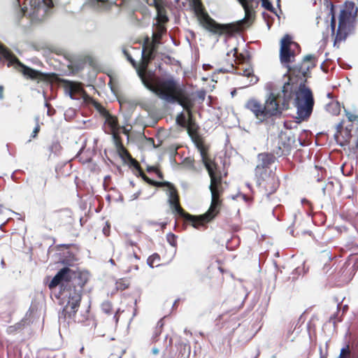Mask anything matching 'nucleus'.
Segmentation results:
<instances>
[{"label":"nucleus","mask_w":358,"mask_h":358,"mask_svg":"<svg viewBox=\"0 0 358 358\" xmlns=\"http://www.w3.org/2000/svg\"><path fill=\"white\" fill-rule=\"evenodd\" d=\"M157 49V47L151 43H149L147 46H143L141 66L136 70L138 76L145 88L168 103H178L187 112L190 117L193 101L190 94L182 85H180L173 77H170L159 81L154 86L145 76V71L150 61L155 57V52Z\"/></svg>","instance_id":"1"},{"label":"nucleus","mask_w":358,"mask_h":358,"mask_svg":"<svg viewBox=\"0 0 358 358\" xmlns=\"http://www.w3.org/2000/svg\"><path fill=\"white\" fill-rule=\"evenodd\" d=\"M243 6L245 11V16L243 19L236 22L228 24H219L209 15L204 13L201 8L196 7L198 20L200 24L212 34L221 36L224 34H231L238 32L245 27H248L254 18L255 11L250 5L253 0H237Z\"/></svg>","instance_id":"2"},{"label":"nucleus","mask_w":358,"mask_h":358,"mask_svg":"<svg viewBox=\"0 0 358 358\" xmlns=\"http://www.w3.org/2000/svg\"><path fill=\"white\" fill-rule=\"evenodd\" d=\"M197 149L201 157L202 162L208 171V175L210 178V184L209 185V189L211 194L210 206L206 213L200 215V219L201 220L206 221L207 222L211 220L216 215V208L219 206L218 186L221 183V177L216 175L215 172V164L211 159L207 157V153L205 148L200 145H197Z\"/></svg>","instance_id":"3"},{"label":"nucleus","mask_w":358,"mask_h":358,"mask_svg":"<svg viewBox=\"0 0 358 358\" xmlns=\"http://www.w3.org/2000/svg\"><path fill=\"white\" fill-rule=\"evenodd\" d=\"M293 104L296 108V122L297 123L307 119L312 113L314 105L313 94L304 84L299 85Z\"/></svg>","instance_id":"4"},{"label":"nucleus","mask_w":358,"mask_h":358,"mask_svg":"<svg viewBox=\"0 0 358 358\" xmlns=\"http://www.w3.org/2000/svg\"><path fill=\"white\" fill-rule=\"evenodd\" d=\"M157 186H167L169 187V190L168 192V203L173 213H178L181 217H183L186 220H188L192 223V226L194 228H196L199 224H201L203 222H206V221L201 220L199 216H194L186 213L183 209L179 205V199L177 194L176 190L173 188L172 184L169 182H157Z\"/></svg>","instance_id":"5"},{"label":"nucleus","mask_w":358,"mask_h":358,"mask_svg":"<svg viewBox=\"0 0 358 358\" xmlns=\"http://www.w3.org/2000/svg\"><path fill=\"white\" fill-rule=\"evenodd\" d=\"M1 57L9 61L8 65L13 64L15 68L20 67V71L27 78L39 80L45 78V73L22 64L7 48L0 43V59Z\"/></svg>","instance_id":"6"},{"label":"nucleus","mask_w":358,"mask_h":358,"mask_svg":"<svg viewBox=\"0 0 358 358\" xmlns=\"http://www.w3.org/2000/svg\"><path fill=\"white\" fill-rule=\"evenodd\" d=\"M276 99V96L273 93H270L266 98L264 105H263L266 115V119L273 116H280L282 110L287 109L288 108L286 106L285 103H283L282 106L280 107L278 105Z\"/></svg>","instance_id":"7"},{"label":"nucleus","mask_w":358,"mask_h":358,"mask_svg":"<svg viewBox=\"0 0 358 358\" xmlns=\"http://www.w3.org/2000/svg\"><path fill=\"white\" fill-rule=\"evenodd\" d=\"M29 3L34 9L33 13L38 17L47 15L52 6V0H29Z\"/></svg>","instance_id":"8"},{"label":"nucleus","mask_w":358,"mask_h":358,"mask_svg":"<svg viewBox=\"0 0 358 358\" xmlns=\"http://www.w3.org/2000/svg\"><path fill=\"white\" fill-rule=\"evenodd\" d=\"M245 107L254 114L259 122H262L266 120L264 106L257 100L255 99H248L245 104Z\"/></svg>","instance_id":"9"},{"label":"nucleus","mask_w":358,"mask_h":358,"mask_svg":"<svg viewBox=\"0 0 358 358\" xmlns=\"http://www.w3.org/2000/svg\"><path fill=\"white\" fill-rule=\"evenodd\" d=\"M69 299L64 308V311L68 317H72L76 315L80 306L81 294L80 292H75L72 296L71 294H70Z\"/></svg>","instance_id":"10"},{"label":"nucleus","mask_w":358,"mask_h":358,"mask_svg":"<svg viewBox=\"0 0 358 358\" xmlns=\"http://www.w3.org/2000/svg\"><path fill=\"white\" fill-rule=\"evenodd\" d=\"M290 41L291 38L288 35L284 36L280 41V60L281 63H289L291 61V57L294 56V53L290 51Z\"/></svg>","instance_id":"11"},{"label":"nucleus","mask_w":358,"mask_h":358,"mask_svg":"<svg viewBox=\"0 0 358 358\" xmlns=\"http://www.w3.org/2000/svg\"><path fill=\"white\" fill-rule=\"evenodd\" d=\"M279 148L285 150H290L293 147H296L294 136L291 131H281L278 136Z\"/></svg>","instance_id":"12"},{"label":"nucleus","mask_w":358,"mask_h":358,"mask_svg":"<svg viewBox=\"0 0 358 358\" xmlns=\"http://www.w3.org/2000/svg\"><path fill=\"white\" fill-rule=\"evenodd\" d=\"M71 269L68 267H64L60 269L50 282L48 286L50 289L57 287L63 280L69 281L70 280L69 273Z\"/></svg>","instance_id":"13"},{"label":"nucleus","mask_w":358,"mask_h":358,"mask_svg":"<svg viewBox=\"0 0 358 358\" xmlns=\"http://www.w3.org/2000/svg\"><path fill=\"white\" fill-rule=\"evenodd\" d=\"M351 15H352L344 8L341 10L338 16V25L336 40L341 41L345 38V36H342V28L345 25L346 21L350 18Z\"/></svg>","instance_id":"14"},{"label":"nucleus","mask_w":358,"mask_h":358,"mask_svg":"<svg viewBox=\"0 0 358 358\" xmlns=\"http://www.w3.org/2000/svg\"><path fill=\"white\" fill-rule=\"evenodd\" d=\"M65 92L68 94L71 99H78V98L75 97L76 93H82V89L78 84L68 81L67 85L65 87Z\"/></svg>","instance_id":"15"},{"label":"nucleus","mask_w":358,"mask_h":358,"mask_svg":"<svg viewBox=\"0 0 358 358\" xmlns=\"http://www.w3.org/2000/svg\"><path fill=\"white\" fill-rule=\"evenodd\" d=\"M187 134L191 138L192 141L195 143L196 147L197 148V145H200L203 148L201 142L199 141V136L196 134V131L192 124L191 120H189L188 125L187 127Z\"/></svg>","instance_id":"16"},{"label":"nucleus","mask_w":358,"mask_h":358,"mask_svg":"<svg viewBox=\"0 0 358 358\" xmlns=\"http://www.w3.org/2000/svg\"><path fill=\"white\" fill-rule=\"evenodd\" d=\"M98 109L101 112L103 113V114L104 115H106V120H107V122L108 123V124L113 128V129H115L117 127V120L111 116L103 108H102L101 106H99V108H98Z\"/></svg>","instance_id":"17"},{"label":"nucleus","mask_w":358,"mask_h":358,"mask_svg":"<svg viewBox=\"0 0 358 358\" xmlns=\"http://www.w3.org/2000/svg\"><path fill=\"white\" fill-rule=\"evenodd\" d=\"M327 110L334 115H337L341 112V106L338 101H332L327 106Z\"/></svg>","instance_id":"18"},{"label":"nucleus","mask_w":358,"mask_h":358,"mask_svg":"<svg viewBox=\"0 0 358 358\" xmlns=\"http://www.w3.org/2000/svg\"><path fill=\"white\" fill-rule=\"evenodd\" d=\"M157 10V19L159 22H166L168 21V17L166 15L165 10L164 7L162 6V3L156 8Z\"/></svg>","instance_id":"19"},{"label":"nucleus","mask_w":358,"mask_h":358,"mask_svg":"<svg viewBox=\"0 0 358 358\" xmlns=\"http://www.w3.org/2000/svg\"><path fill=\"white\" fill-rule=\"evenodd\" d=\"M252 72V69L250 68L245 69L243 71L242 75L243 76L247 77L248 78H250V80L248 81V85L256 83L258 80L257 77L254 76Z\"/></svg>","instance_id":"20"},{"label":"nucleus","mask_w":358,"mask_h":358,"mask_svg":"<svg viewBox=\"0 0 358 358\" xmlns=\"http://www.w3.org/2000/svg\"><path fill=\"white\" fill-rule=\"evenodd\" d=\"M287 67H288L289 71L293 69L294 71L298 72L299 73H301L303 75V76H304V77L306 76V75L310 68L309 66H308L306 67H303L302 63L298 64L294 66L293 67H289L288 66H287Z\"/></svg>","instance_id":"21"},{"label":"nucleus","mask_w":358,"mask_h":358,"mask_svg":"<svg viewBox=\"0 0 358 358\" xmlns=\"http://www.w3.org/2000/svg\"><path fill=\"white\" fill-rule=\"evenodd\" d=\"M176 122L178 124L182 126V127H185V124H186V120H185V115H184V113L182 111L180 112L176 117Z\"/></svg>","instance_id":"22"},{"label":"nucleus","mask_w":358,"mask_h":358,"mask_svg":"<svg viewBox=\"0 0 358 358\" xmlns=\"http://www.w3.org/2000/svg\"><path fill=\"white\" fill-rule=\"evenodd\" d=\"M354 8H355V3L352 1H345L343 5V8L345 10H347L348 12H349V13H350L351 15L352 13Z\"/></svg>","instance_id":"23"},{"label":"nucleus","mask_w":358,"mask_h":358,"mask_svg":"<svg viewBox=\"0 0 358 358\" xmlns=\"http://www.w3.org/2000/svg\"><path fill=\"white\" fill-rule=\"evenodd\" d=\"M101 308L105 313L110 314L112 310V306L109 302L106 301L102 303Z\"/></svg>","instance_id":"24"},{"label":"nucleus","mask_w":358,"mask_h":358,"mask_svg":"<svg viewBox=\"0 0 358 358\" xmlns=\"http://www.w3.org/2000/svg\"><path fill=\"white\" fill-rule=\"evenodd\" d=\"M34 120H35L36 124V127H34V129L32 131V134H31V137H33V138H35L37 136L38 132L40 131V125L38 124L39 117L36 116L34 117Z\"/></svg>","instance_id":"25"},{"label":"nucleus","mask_w":358,"mask_h":358,"mask_svg":"<svg viewBox=\"0 0 358 358\" xmlns=\"http://www.w3.org/2000/svg\"><path fill=\"white\" fill-rule=\"evenodd\" d=\"M157 260L159 262V257L157 254H155L150 257H148V260H147V264L150 267V268H153V263L155 260Z\"/></svg>","instance_id":"26"},{"label":"nucleus","mask_w":358,"mask_h":358,"mask_svg":"<svg viewBox=\"0 0 358 358\" xmlns=\"http://www.w3.org/2000/svg\"><path fill=\"white\" fill-rule=\"evenodd\" d=\"M262 6L267 9L268 10L274 12V8L272 3L268 0H262Z\"/></svg>","instance_id":"27"},{"label":"nucleus","mask_w":358,"mask_h":358,"mask_svg":"<svg viewBox=\"0 0 358 358\" xmlns=\"http://www.w3.org/2000/svg\"><path fill=\"white\" fill-rule=\"evenodd\" d=\"M344 113L348 120V121L350 122H354L355 120H358V115H353L352 113H351L350 112H349L348 110L346 109H344Z\"/></svg>","instance_id":"28"},{"label":"nucleus","mask_w":358,"mask_h":358,"mask_svg":"<svg viewBox=\"0 0 358 358\" xmlns=\"http://www.w3.org/2000/svg\"><path fill=\"white\" fill-rule=\"evenodd\" d=\"M333 10H334V5L331 4V10H330V13L331 15V31L334 32V29H335V27H336V20H335V16H334V14L333 13Z\"/></svg>","instance_id":"29"},{"label":"nucleus","mask_w":358,"mask_h":358,"mask_svg":"<svg viewBox=\"0 0 358 358\" xmlns=\"http://www.w3.org/2000/svg\"><path fill=\"white\" fill-rule=\"evenodd\" d=\"M167 241L169 243V244L173 246V247H176V237L174 234H169L167 235Z\"/></svg>","instance_id":"30"},{"label":"nucleus","mask_w":358,"mask_h":358,"mask_svg":"<svg viewBox=\"0 0 358 358\" xmlns=\"http://www.w3.org/2000/svg\"><path fill=\"white\" fill-rule=\"evenodd\" d=\"M123 153H124V154L127 157H129V159L131 160V162L132 165H133L136 169H140V166H139V165H138V162H137L135 159H134L133 158H131V157L130 156V155L128 153V152H127L126 150L123 149Z\"/></svg>","instance_id":"31"},{"label":"nucleus","mask_w":358,"mask_h":358,"mask_svg":"<svg viewBox=\"0 0 358 358\" xmlns=\"http://www.w3.org/2000/svg\"><path fill=\"white\" fill-rule=\"evenodd\" d=\"M343 123H344V120H342L336 125V133L334 134L335 138H337L338 134L339 133H341V129L343 128Z\"/></svg>","instance_id":"32"},{"label":"nucleus","mask_w":358,"mask_h":358,"mask_svg":"<svg viewBox=\"0 0 358 358\" xmlns=\"http://www.w3.org/2000/svg\"><path fill=\"white\" fill-rule=\"evenodd\" d=\"M146 2L148 5L155 6V8L162 3L161 0H146Z\"/></svg>","instance_id":"33"},{"label":"nucleus","mask_w":358,"mask_h":358,"mask_svg":"<svg viewBox=\"0 0 358 358\" xmlns=\"http://www.w3.org/2000/svg\"><path fill=\"white\" fill-rule=\"evenodd\" d=\"M164 31V29L161 27H159V31L157 32H153L152 35V38H155L159 39L162 37V32Z\"/></svg>","instance_id":"34"},{"label":"nucleus","mask_w":358,"mask_h":358,"mask_svg":"<svg viewBox=\"0 0 358 358\" xmlns=\"http://www.w3.org/2000/svg\"><path fill=\"white\" fill-rule=\"evenodd\" d=\"M264 170V163L257 164L255 167L256 175L262 174Z\"/></svg>","instance_id":"35"},{"label":"nucleus","mask_w":358,"mask_h":358,"mask_svg":"<svg viewBox=\"0 0 358 358\" xmlns=\"http://www.w3.org/2000/svg\"><path fill=\"white\" fill-rule=\"evenodd\" d=\"M141 176H142L143 179L146 181L149 184H151V185H155L156 186H157V182H154L153 180H152L151 179H150L149 178H148L144 173H143L141 171Z\"/></svg>","instance_id":"36"},{"label":"nucleus","mask_w":358,"mask_h":358,"mask_svg":"<svg viewBox=\"0 0 358 358\" xmlns=\"http://www.w3.org/2000/svg\"><path fill=\"white\" fill-rule=\"evenodd\" d=\"M290 86L289 82L285 83V84L282 86V92L284 94H286L289 92V87Z\"/></svg>","instance_id":"37"},{"label":"nucleus","mask_w":358,"mask_h":358,"mask_svg":"<svg viewBox=\"0 0 358 358\" xmlns=\"http://www.w3.org/2000/svg\"><path fill=\"white\" fill-rule=\"evenodd\" d=\"M315 58V57L313 54H308L303 57V62H308Z\"/></svg>","instance_id":"38"},{"label":"nucleus","mask_w":358,"mask_h":358,"mask_svg":"<svg viewBox=\"0 0 358 358\" xmlns=\"http://www.w3.org/2000/svg\"><path fill=\"white\" fill-rule=\"evenodd\" d=\"M350 352H349V350H348V347H347L346 348H343L341 350V353L338 356V357H341V358H345L343 355L344 354H348Z\"/></svg>","instance_id":"39"},{"label":"nucleus","mask_w":358,"mask_h":358,"mask_svg":"<svg viewBox=\"0 0 358 358\" xmlns=\"http://www.w3.org/2000/svg\"><path fill=\"white\" fill-rule=\"evenodd\" d=\"M124 352V350H122L120 355H117V354H115V353H112L110 355L109 358H122V356Z\"/></svg>","instance_id":"40"},{"label":"nucleus","mask_w":358,"mask_h":358,"mask_svg":"<svg viewBox=\"0 0 358 358\" xmlns=\"http://www.w3.org/2000/svg\"><path fill=\"white\" fill-rule=\"evenodd\" d=\"M126 57H127V60L132 64V66L136 67V62L132 58V57L130 55H128Z\"/></svg>","instance_id":"41"},{"label":"nucleus","mask_w":358,"mask_h":358,"mask_svg":"<svg viewBox=\"0 0 358 358\" xmlns=\"http://www.w3.org/2000/svg\"><path fill=\"white\" fill-rule=\"evenodd\" d=\"M99 2H101L103 3H107L108 6H111L112 4L115 3V1L113 0H98Z\"/></svg>","instance_id":"42"},{"label":"nucleus","mask_w":358,"mask_h":358,"mask_svg":"<svg viewBox=\"0 0 358 358\" xmlns=\"http://www.w3.org/2000/svg\"><path fill=\"white\" fill-rule=\"evenodd\" d=\"M150 43L152 45H155V46L157 47L158 45L159 44V39H157L155 38H152V40L150 41Z\"/></svg>","instance_id":"43"},{"label":"nucleus","mask_w":358,"mask_h":358,"mask_svg":"<svg viewBox=\"0 0 358 358\" xmlns=\"http://www.w3.org/2000/svg\"><path fill=\"white\" fill-rule=\"evenodd\" d=\"M139 194H140V192H136V193H134V194H131V195L130 196V200H131V201H134V200L136 199L138 197Z\"/></svg>","instance_id":"44"},{"label":"nucleus","mask_w":358,"mask_h":358,"mask_svg":"<svg viewBox=\"0 0 358 358\" xmlns=\"http://www.w3.org/2000/svg\"><path fill=\"white\" fill-rule=\"evenodd\" d=\"M150 39L149 37H146L145 39H144V42H143V46H147V45H148L149 43H150Z\"/></svg>","instance_id":"45"},{"label":"nucleus","mask_w":358,"mask_h":358,"mask_svg":"<svg viewBox=\"0 0 358 358\" xmlns=\"http://www.w3.org/2000/svg\"><path fill=\"white\" fill-rule=\"evenodd\" d=\"M3 89L2 86H0V99H2L3 98Z\"/></svg>","instance_id":"46"},{"label":"nucleus","mask_w":358,"mask_h":358,"mask_svg":"<svg viewBox=\"0 0 358 358\" xmlns=\"http://www.w3.org/2000/svg\"><path fill=\"white\" fill-rule=\"evenodd\" d=\"M266 157L265 155L261 154L258 155V158L259 160L264 161Z\"/></svg>","instance_id":"47"},{"label":"nucleus","mask_w":358,"mask_h":358,"mask_svg":"<svg viewBox=\"0 0 358 358\" xmlns=\"http://www.w3.org/2000/svg\"><path fill=\"white\" fill-rule=\"evenodd\" d=\"M6 208H4L2 205H0V214L3 213L4 210H6Z\"/></svg>","instance_id":"48"},{"label":"nucleus","mask_w":358,"mask_h":358,"mask_svg":"<svg viewBox=\"0 0 358 358\" xmlns=\"http://www.w3.org/2000/svg\"><path fill=\"white\" fill-rule=\"evenodd\" d=\"M152 352L154 355H157L159 352V350L157 348H153Z\"/></svg>","instance_id":"49"},{"label":"nucleus","mask_w":358,"mask_h":358,"mask_svg":"<svg viewBox=\"0 0 358 358\" xmlns=\"http://www.w3.org/2000/svg\"><path fill=\"white\" fill-rule=\"evenodd\" d=\"M124 55H125V57H127L128 55H129V53L126 50H122Z\"/></svg>","instance_id":"50"},{"label":"nucleus","mask_w":358,"mask_h":358,"mask_svg":"<svg viewBox=\"0 0 358 358\" xmlns=\"http://www.w3.org/2000/svg\"><path fill=\"white\" fill-rule=\"evenodd\" d=\"M15 327H10L8 328V331H10V332H11L12 331L15 330Z\"/></svg>","instance_id":"51"},{"label":"nucleus","mask_w":358,"mask_h":358,"mask_svg":"<svg viewBox=\"0 0 358 358\" xmlns=\"http://www.w3.org/2000/svg\"><path fill=\"white\" fill-rule=\"evenodd\" d=\"M157 174H158V176H159L160 178H162V177H163V176H162V173H160V172L157 171Z\"/></svg>","instance_id":"52"},{"label":"nucleus","mask_w":358,"mask_h":358,"mask_svg":"<svg viewBox=\"0 0 358 358\" xmlns=\"http://www.w3.org/2000/svg\"><path fill=\"white\" fill-rule=\"evenodd\" d=\"M148 171H151V170H152V171H155L156 169H155V167H150V168H148Z\"/></svg>","instance_id":"53"},{"label":"nucleus","mask_w":358,"mask_h":358,"mask_svg":"<svg viewBox=\"0 0 358 358\" xmlns=\"http://www.w3.org/2000/svg\"><path fill=\"white\" fill-rule=\"evenodd\" d=\"M235 94H236V90H234L231 92V94L232 96H234Z\"/></svg>","instance_id":"54"},{"label":"nucleus","mask_w":358,"mask_h":358,"mask_svg":"<svg viewBox=\"0 0 358 358\" xmlns=\"http://www.w3.org/2000/svg\"><path fill=\"white\" fill-rule=\"evenodd\" d=\"M110 263L111 264H113V265H114V264H115L114 261H113V259H110Z\"/></svg>","instance_id":"55"},{"label":"nucleus","mask_w":358,"mask_h":358,"mask_svg":"<svg viewBox=\"0 0 358 358\" xmlns=\"http://www.w3.org/2000/svg\"><path fill=\"white\" fill-rule=\"evenodd\" d=\"M134 258H136V259H139V258L138 257V256H137L135 253H134Z\"/></svg>","instance_id":"56"},{"label":"nucleus","mask_w":358,"mask_h":358,"mask_svg":"<svg viewBox=\"0 0 358 358\" xmlns=\"http://www.w3.org/2000/svg\"><path fill=\"white\" fill-rule=\"evenodd\" d=\"M114 318H115L116 322L118 321V318L117 317L116 315H114Z\"/></svg>","instance_id":"57"},{"label":"nucleus","mask_w":358,"mask_h":358,"mask_svg":"<svg viewBox=\"0 0 358 358\" xmlns=\"http://www.w3.org/2000/svg\"><path fill=\"white\" fill-rule=\"evenodd\" d=\"M277 1V3H278V6H280V0H276Z\"/></svg>","instance_id":"58"},{"label":"nucleus","mask_w":358,"mask_h":358,"mask_svg":"<svg viewBox=\"0 0 358 358\" xmlns=\"http://www.w3.org/2000/svg\"><path fill=\"white\" fill-rule=\"evenodd\" d=\"M322 191H323V192H324V191H325V186H324V187H322Z\"/></svg>","instance_id":"59"},{"label":"nucleus","mask_w":358,"mask_h":358,"mask_svg":"<svg viewBox=\"0 0 358 358\" xmlns=\"http://www.w3.org/2000/svg\"><path fill=\"white\" fill-rule=\"evenodd\" d=\"M52 147H49V150L52 151Z\"/></svg>","instance_id":"60"},{"label":"nucleus","mask_w":358,"mask_h":358,"mask_svg":"<svg viewBox=\"0 0 358 358\" xmlns=\"http://www.w3.org/2000/svg\"><path fill=\"white\" fill-rule=\"evenodd\" d=\"M299 143L300 145H303L302 143H301L299 141Z\"/></svg>","instance_id":"61"},{"label":"nucleus","mask_w":358,"mask_h":358,"mask_svg":"<svg viewBox=\"0 0 358 358\" xmlns=\"http://www.w3.org/2000/svg\"><path fill=\"white\" fill-rule=\"evenodd\" d=\"M338 358H341V357H338Z\"/></svg>","instance_id":"62"}]
</instances>
